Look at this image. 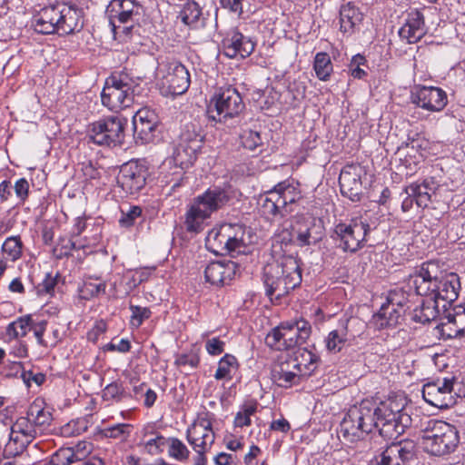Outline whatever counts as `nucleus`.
<instances>
[{
  "label": "nucleus",
  "mask_w": 465,
  "mask_h": 465,
  "mask_svg": "<svg viewBox=\"0 0 465 465\" xmlns=\"http://www.w3.org/2000/svg\"><path fill=\"white\" fill-rule=\"evenodd\" d=\"M35 31L43 34L70 35L84 26L83 10L74 5L56 2L44 6L32 19Z\"/></svg>",
  "instance_id": "1"
},
{
  "label": "nucleus",
  "mask_w": 465,
  "mask_h": 465,
  "mask_svg": "<svg viewBox=\"0 0 465 465\" xmlns=\"http://www.w3.org/2000/svg\"><path fill=\"white\" fill-rule=\"evenodd\" d=\"M407 399L403 395L392 394L371 408L375 429L382 437L396 439L411 425V418L405 411Z\"/></svg>",
  "instance_id": "2"
},
{
  "label": "nucleus",
  "mask_w": 465,
  "mask_h": 465,
  "mask_svg": "<svg viewBox=\"0 0 465 465\" xmlns=\"http://www.w3.org/2000/svg\"><path fill=\"white\" fill-rule=\"evenodd\" d=\"M229 193L222 188H209L194 197L187 206L184 226L188 232L198 233L210 225L213 213L223 209L230 201Z\"/></svg>",
  "instance_id": "3"
},
{
  "label": "nucleus",
  "mask_w": 465,
  "mask_h": 465,
  "mask_svg": "<svg viewBox=\"0 0 465 465\" xmlns=\"http://www.w3.org/2000/svg\"><path fill=\"white\" fill-rule=\"evenodd\" d=\"M266 295L272 301L285 296L302 282V272L298 260L284 256L267 264L263 269Z\"/></svg>",
  "instance_id": "4"
},
{
  "label": "nucleus",
  "mask_w": 465,
  "mask_h": 465,
  "mask_svg": "<svg viewBox=\"0 0 465 465\" xmlns=\"http://www.w3.org/2000/svg\"><path fill=\"white\" fill-rule=\"evenodd\" d=\"M420 444L425 452L443 456L452 452L460 441L456 428L443 420L427 419L420 424Z\"/></svg>",
  "instance_id": "5"
},
{
  "label": "nucleus",
  "mask_w": 465,
  "mask_h": 465,
  "mask_svg": "<svg viewBox=\"0 0 465 465\" xmlns=\"http://www.w3.org/2000/svg\"><path fill=\"white\" fill-rule=\"evenodd\" d=\"M249 243L246 228L238 223H224L214 227L205 239L207 249L218 255L242 252Z\"/></svg>",
  "instance_id": "6"
},
{
  "label": "nucleus",
  "mask_w": 465,
  "mask_h": 465,
  "mask_svg": "<svg viewBox=\"0 0 465 465\" xmlns=\"http://www.w3.org/2000/svg\"><path fill=\"white\" fill-rule=\"evenodd\" d=\"M240 93L232 86L220 87L210 99L207 115L210 121L226 124L244 110Z\"/></svg>",
  "instance_id": "7"
},
{
  "label": "nucleus",
  "mask_w": 465,
  "mask_h": 465,
  "mask_svg": "<svg viewBox=\"0 0 465 465\" xmlns=\"http://www.w3.org/2000/svg\"><path fill=\"white\" fill-rule=\"evenodd\" d=\"M311 324L303 320L284 322L269 332L265 338L268 346L276 350H289L305 343L311 335Z\"/></svg>",
  "instance_id": "8"
},
{
  "label": "nucleus",
  "mask_w": 465,
  "mask_h": 465,
  "mask_svg": "<svg viewBox=\"0 0 465 465\" xmlns=\"http://www.w3.org/2000/svg\"><path fill=\"white\" fill-rule=\"evenodd\" d=\"M102 103L111 111L130 107L134 102V86L127 74H113L106 79Z\"/></svg>",
  "instance_id": "9"
},
{
  "label": "nucleus",
  "mask_w": 465,
  "mask_h": 465,
  "mask_svg": "<svg viewBox=\"0 0 465 465\" xmlns=\"http://www.w3.org/2000/svg\"><path fill=\"white\" fill-rule=\"evenodd\" d=\"M203 145V135L193 124L185 125L180 134L179 142L169 160L170 164L184 171L194 163Z\"/></svg>",
  "instance_id": "10"
},
{
  "label": "nucleus",
  "mask_w": 465,
  "mask_h": 465,
  "mask_svg": "<svg viewBox=\"0 0 465 465\" xmlns=\"http://www.w3.org/2000/svg\"><path fill=\"white\" fill-rule=\"evenodd\" d=\"M371 408L368 402H361L359 407L349 410L341 423V433L349 441L363 439L375 429L371 418Z\"/></svg>",
  "instance_id": "11"
},
{
  "label": "nucleus",
  "mask_w": 465,
  "mask_h": 465,
  "mask_svg": "<svg viewBox=\"0 0 465 465\" xmlns=\"http://www.w3.org/2000/svg\"><path fill=\"white\" fill-rule=\"evenodd\" d=\"M87 135L98 145L116 146L124 139V122L118 116H108L89 124Z\"/></svg>",
  "instance_id": "12"
},
{
  "label": "nucleus",
  "mask_w": 465,
  "mask_h": 465,
  "mask_svg": "<svg viewBox=\"0 0 465 465\" xmlns=\"http://www.w3.org/2000/svg\"><path fill=\"white\" fill-rule=\"evenodd\" d=\"M443 276L444 271L439 262L430 261L424 262L419 272L410 278L409 287L413 288L417 295L436 300V292H439Z\"/></svg>",
  "instance_id": "13"
},
{
  "label": "nucleus",
  "mask_w": 465,
  "mask_h": 465,
  "mask_svg": "<svg viewBox=\"0 0 465 465\" xmlns=\"http://www.w3.org/2000/svg\"><path fill=\"white\" fill-rule=\"evenodd\" d=\"M213 415L204 411L186 430V440L194 451H209L215 440Z\"/></svg>",
  "instance_id": "14"
},
{
  "label": "nucleus",
  "mask_w": 465,
  "mask_h": 465,
  "mask_svg": "<svg viewBox=\"0 0 465 465\" xmlns=\"http://www.w3.org/2000/svg\"><path fill=\"white\" fill-rule=\"evenodd\" d=\"M369 231V223L361 220H352L350 224L340 223L335 228L343 250L351 252L363 247Z\"/></svg>",
  "instance_id": "15"
},
{
  "label": "nucleus",
  "mask_w": 465,
  "mask_h": 465,
  "mask_svg": "<svg viewBox=\"0 0 465 465\" xmlns=\"http://www.w3.org/2000/svg\"><path fill=\"white\" fill-rule=\"evenodd\" d=\"M453 382L450 379H437L423 385L422 397L431 406L447 409L454 404L451 395Z\"/></svg>",
  "instance_id": "16"
},
{
  "label": "nucleus",
  "mask_w": 465,
  "mask_h": 465,
  "mask_svg": "<svg viewBox=\"0 0 465 465\" xmlns=\"http://www.w3.org/2000/svg\"><path fill=\"white\" fill-rule=\"evenodd\" d=\"M146 174V169L143 165L137 162H129L121 167L117 183L126 194L134 195L144 187Z\"/></svg>",
  "instance_id": "17"
},
{
  "label": "nucleus",
  "mask_w": 465,
  "mask_h": 465,
  "mask_svg": "<svg viewBox=\"0 0 465 465\" xmlns=\"http://www.w3.org/2000/svg\"><path fill=\"white\" fill-rule=\"evenodd\" d=\"M159 118L154 110L143 107L138 110L133 117L134 136L142 143L153 141Z\"/></svg>",
  "instance_id": "18"
},
{
  "label": "nucleus",
  "mask_w": 465,
  "mask_h": 465,
  "mask_svg": "<svg viewBox=\"0 0 465 465\" xmlns=\"http://www.w3.org/2000/svg\"><path fill=\"white\" fill-rule=\"evenodd\" d=\"M302 377L298 358L288 357L280 360L272 369V380L279 387L287 389L297 385L300 383Z\"/></svg>",
  "instance_id": "19"
},
{
  "label": "nucleus",
  "mask_w": 465,
  "mask_h": 465,
  "mask_svg": "<svg viewBox=\"0 0 465 465\" xmlns=\"http://www.w3.org/2000/svg\"><path fill=\"white\" fill-rule=\"evenodd\" d=\"M163 85L172 95L184 94L190 86V74L183 64L173 61L165 65V74L163 76Z\"/></svg>",
  "instance_id": "20"
},
{
  "label": "nucleus",
  "mask_w": 465,
  "mask_h": 465,
  "mask_svg": "<svg viewBox=\"0 0 465 465\" xmlns=\"http://www.w3.org/2000/svg\"><path fill=\"white\" fill-rule=\"evenodd\" d=\"M223 54L229 58H245L254 51L255 43L237 29H232L223 40Z\"/></svg>",
  "instance_id": "21"
},
{
  "label": "nucleus",
  "mask_w": 465,
  "mask_h": 465,
  "mask_svg": "<svg viewBox=\"0 0 465 465\" xmlns=\"http://www.w3.org/2000/svg\"><path fill=\"white\" fill-rule=\"evenodd\" d=\"M412 102L417 106L430 112H440L447 104L446 93L434 86H422L417 89L412 95Z\"/></svg>",
  "instance_id": "22"
},
{
  "label": "nucleus",
  "mask_w": 465,
  "mask_h": 465,
  "mask_svg": "<svg viewBox=\"0 0 465 465\" xmlns=\"http://www.w3.org/2000/svg\"><path fill=\"white\" fill-rule=\"evenodd\" d=\"M237 268V263L232 261L212 262L205 268L204 277L213 286H223L233 279Z\"/></svg>",
  "instance_id": "23"
},
{
  "label": "nucleus",
  "mask_w": 465,
  "mask_h": 465,
  "mask_svg": "<svg viewBox=\"0 0 465 465\" xmlns=\"http://www.w3.org/2000/svg\"><path fill=\"white\" fill-rule=\"evenodd\" d=\"M339 184L342 195L351 201H359L361 194V180L360 170L355 165L345 166L339 176Z\"/></svg>",
  "instance_id": "24"
},
{
  "label": "nucleus",
  "mask_w": 465,
  "mask_h": 465,
  "mask_svg": "<svg viewBox=\"0 0 465 465\" xmlns=\"http://www.w3.org/2000/svg\"><path fill=\"white\" fill-rule=\"evenodd\" d=\"M426 34L423 15L418 10L408 14L405 23L399 30V35L408 44L419 42Z\"/></svg>",
  "instance_id": "25"
},
{
  "label": "nucleus",
  "mask_w": 465,
  "mask_h": 465,
  "mask_svg": "<svg viewBox=\"0 0 465 465\" xmlns=\"http://www.w3.org/2000/svg\"><path fill=\"white\" fill-rule=\"evenodd\" d=\"M37 429L29 417H20L11 427L10 442L17 444V449L24 450L36 437Z\"/></svg>",
  "instance_id": "26"
},
{
  "label": "nucleus",
  "mask_w": 465,
  "mask_h": 465,
  "mask_svg": "<svg viewBox=\"0 0 465 465\" xmlns=\"http://www.w3.org/2000/svg\"><path fill=\"white\" fill-rule=\"evenodd\" d=\"M438 187L435 178L427 177L421 183L417 182L406 186L404 192L408 195H414L415 203L419 207L426 208Z\"/></svg>",
  "instance_id": "27"
},
{
  "label": "nucleus",
  "mask_w": 465,
  "mask_h": 465,
  "mask_svg": "<svg viewBox=\"0 0 465 465\" xmlns=\"http://www.w3.org/2000/svg\"><path fill=\"white\" fill-rule=\"evenodd\" d=\"M141 440L139 446L151 455L157 456L163 452L167 445L168 439L155 430L152 425H147L141 431Z\"/></svg>",
  "instance_id": "28"
},
{
  "label": "nucleus",
  "mask_w": 465,
  "mask_h": 465,
  "mask_svg": "<svg viewBox=\"0 0 465 465\" xmlns=\"http://www.w3.org/2000/svg\"><path fill=\"white\" fill-rule=\"evenodd\" d=\"M454 313H449L447 322L441 323L436 327L439 334L443 339H450L461 335L464 331L462 323V313L465 308L458 306L453 309Z\"/></svg>",
  "instance_id": "29"
},
{
  "label": "nucleus",
  "mask_w": 465,
  "mask_h": 465,
  "mask_svg": "<svg viewBox=\"0 0 465 465\" xmlns=\"http://www.w3.org/2000/svg\"><path fill=\"white\" fill-rule=\"evenodd\" d=\"M298 183L293 180H285L276 184L272 190L279 196L280 206L286 213L290 212L288 206L294 203L301 198V192Z\"/></svg>",
  "instance_id": "30"
},
{
  "label": "nucleus",
  "mask_w": 465,
  "mask_h": 465,
  "mask_svg": "<svg viewBox=\"0 0 465 465\" xmlns=\"http://www.w3.org/2000/svg\"><path fill=\"white\" fill-rule=\"evenodd\" d=\"M460 290V282L456 273L447 274L444 272V276L440 279V285L439 292H436V302L440 299L442 301L452 303L459 296Z\"/></svg>",
  "instance_id": "31"
},
{
  "label": "nucleus",
  "mask_w": 465,
  "mask_h": 465,
  "mask_svg": "<svg viewBox=\"0 0 465 465\" xmlns=\"http://www.w3.org/2000/svg\"><path fill=\"white\" fill-rule=\"evenodd\" d=\"M279 196L272 190L266 192L260 197L259 211L266 219H273L277 216H284L285 212L280 206Z\"/></svg>",
  "instance_id": "32"
},
{
  "label": "nucleus",
  "mask_w": 465,
  "mask_h": 465,
  "mask_svg": "<svg viewBox=\"0 0 465 465\" xmlns=\"http://www.w3.org/2000/svg\"><path fill=\"white\" fill-rule=\"evenodd\" d=\"M107 284L105 281L96 276H85L78 289L79 296L84 300H92L105 293Z\"/></svg>",
  "instance_id": "33"
},
{
  "label": "nucleus",
  "mask_w": 465,
  "mask_h": 465,
  "mask_svg": "<svg viewBox=\"0 0 465 465\" xmlns=\"http://www.w3.org/2000/svg\"><path fill=\"white\" fill-rule=\"evenodd\" d=\"M401 315V310L388 303H384L380 311L373 315L372 323L375 328L379 330L392 327L398 323Z\"/></svg>",
  "instance_id": "34"
},
{
  "label": "nucleus",
  "mask_w": 465,
  "mask_h": 465,
  "mask_svg": "<svg viewBox=\"0 0 465 465\" xmlns=\"http://www.w3.org/2000/svg\"><path fill=\"white\" fill-rule=\"evenodd\" d=\"M362 20V14L352 3H347L341 7L340 23L343 33H351L354 27Z\"/></svg>",
  "instance_id": "35"
},
{
  "label": "nucleus",
  "mask_w": 465,
  "mask_h": 465,
  "mask_svg": "<svg viewBox=\"0 0 465 465\" xmlns=\"http://www.w3.org/2000/svg\"><path fill=\"white\" fill-rule=\"evenodd\" d=\"M440 310L434 299H422L420 306L412 312V320L422 324L430 322L438 318Z\"/></svg>",
  "instance_id": "36"
},
{
  "label": "nucleus",
  "mask_w": 465,
  "mask_h": 465,
  "mask_svg": "<svg viewBox=\"0 0 465 465\" xmlns=\"http://www.w3.org/2000/svg\"><path fill=\"white\" fill-rule=\"evenodd\" d=\"M27 416L37 428L50 425L52 421V413L45 408L43 400L36 399L29 406Z\"/></svg>",
  "instance_id": "37"
},
{
  "label": "nucleus",
  "mask_w": 465,
  "mask_h": 465,
  "mask_svg": "<svg viewBox=\"0 0 465 465\" xmlns=\"http://www.w3.org/2000/svg\"><path fill=\"white\" fill-rule=\"evenodd\" d=\"M239 363L235 356L226 353L218 362V367L214 374V378L218 381L232 379L237 371Z\"/></svg>",
  "instance_id": "38"
},
{
  "label": "nucleus",
  "mask_w": 465,
  "mask_h": 465,
  "mask_svg": "<svg viewBox=\"0 0 465 465\" xmlns=\"http://www.w3.org/2000/svg\"><path fill=\"white\" fill-rule=\"evenodd\" d=\"M313 70L317 78L321 81H328L333 73V64L330 55L325 52H319L315 54Z\"/></svg>",
  "instance_id": "39"
},
{
  "label": "nucleus",
  "mask_w": 465,
  "mask_h": 465,
  "mask_svg": "<svg viewBox=\"0 0 465 465\" xmlns=\"http://www.w3.org/2000/svg\"><path fill=\"white\" fill-rule=\"evenodd\" d=\"M24 243L19 235L7 237L2 244V253L5 260L16 262L23 255Z\"/></svg>",
  "instance_id": "40"
},
{
  "label": "nucleus",
  "mask_w": 465,
  "mask_h": 465,
  "mask_svg": "<svg viewBox=\"0 0 465 465\" xmlns=\"http://www.w3.org/2000/svg\"><path fill=\"white\" fill-rule=\"evenodd\" d=\"M348 341L347 327L342 326L329 332L325 339L326 349L331 352H339L342 350Z\"/></svg>",
  "instance_id": "41"
},
{
  "label": "nucleus",
  "mask_w": 465,
  "mask_h": 465,
  "mask_svg": "<svg viewBox=\"0 0 465 465\" xmlns=\"http://www.w3.org/2000/svg\"><path fill=\"white\" fill-rule=\"evenodd\" d=\"M201 17L202 10L195 2L186 3L179 15L181 21L192 28H197L199 26Z\"/></svg>",
  "instance_id": "42"
},
{
  "label": "nucleus",
  "mask_w": 465,
  "mask_h": 465,
  "mask_svg": "<svg viewBox=\"0 0 465 465\" xmlns=\"http://www.w3.org/2000/svg\"><path fill=\"white\" fill-rule=\"evenodd\" d=\"M138 5L133 0H122L119 3V9L116 15L112 16L110 22L118 24H129L133 21L134 15H138Z\"/></svg>",
  "instance_id": "43"
},
{
  "label": "nucleus",
  "mask_w": 465,
  "mask_h": 465,
  "mask_svg": "<svg viewBox=\"0 0 465 465\" xmlns=\"http://www.w3.org/2000/svg\"><path fill=\"white\" fill-rule=\"evenodd\" d=\"M32 318L24 316L9 323L6 327V336L9 340H16L25 337L30 331Z\"/></svg>",
  "instance_id": "44"
},
{
  "label": "nucleus",
  "mask_w": 465,
  "mask_h": 465,
  "mask_svg": "<svg viewBox=\"0 0 465 465\" xmlns=\"http://www.w3.org/2000/svg\"><path fill=\"white\" fill-rule=\"evenodd\" d=\"M292 358H298L299 369L302 371V375H309L315 368V363L318 360L317 356L306 349H299L294 356Z\"/></svg>",
  "instance_id": "45"
},
{
  "label": "nucleus",
  "mask_w": 465,
  "mask_h": 465,
  "mask_svg": "<svg viewBox=\"0 0 465 465\" xmlns=\"http://www.w3.org/2000/svg\"><path fill=\"white\" fill-rule=\"evenodd\" d=\"M258 403L255 401H247L241 406L234 418L235 427H245L252 424L251 417L257 411Z\"/></svg>",
  "instance_id": "46"
},
{
  "label": "nucleus",
  "mask_w": 465,
  "mask_h": 465,
  "mask_svg": "<svg viewBox=\"0 0 465 465\" xmlns=\"http://www.w3.org/2000/svg\"><path fill=\"white\" fill-rule=\"evenodd\" d=\"M167 440L169 445L168 455L175 460L187 461L191 453L187 446L178 438L173 437Z\"/></svg>",
  "instance_id": "47"
},
{
  "label": "nucleus",
  "mask_w": 465,
  "mask_h": 465,
  "mask_svg": "<svg viewBox=\"0 0 465 465\" xmlns=\"http://www.w3.org/2000/svg\"><path fill=\"white\" fill-rule=\"evenodd\" d=\"M102 397L105 401L120 402L126 397V394L121 383L112 382L103 390Z\"/></svg>",
  "instance_id": "48"
},
{
  "label": "nucleus",
  "mask_w": 465,
  "mask_h": 465,
  "mask_svg": "<svg viewBox=\"0 0 465 465\" xmlns=\"http://www.w3.org/2000/svg\"><path fill=\"white\" fill-rule=\"evenodd\" d=\"M409 294L401 288H395L389 292L387 297V302L390 305H392L394 308H398L402 312L404 311V307L407 306L409 302Z\"/></svg>",
  "instance_id": "49"
},
{
  "label": "nucleus",
  "mask_w": 465,
  "mask_h": 465,
  "mask_svg": "<svg viewBox=\"0 0 465 465\" xmlns=\"http://www.w3.org/2000/svg\"><path fill=\"white\" fill-rule=\"evenodd\" d=\"M240 140L242 146L250 151H254L256 148L262 145L260 133L250 129L243 130L240 135Z\"/></svg>",
  "instance_id": "50"
},
{
  "label": "nucleus",
  "mask_w": 465,
  "mask_h": 465,
  "mask_svg": "<svg viewBox=\"0 0 465 465\" xmlns=\"http://www.w3.org/2000/svg\"><path fill=\"white\" fill-rule=\"evenodd\" d=\"M133 426L127 423H119L104 430V435L107 438L125 440L132 430Z\"/></svg>",
  "instance_id": "51"
},
{
  "label": "nucleus",
  "mask_w": 465,
  "mask_h": 465,
  "mask_svg": "<svg viewBox=\"0 0 465 465\" xmlns=\"http://www.w3.org/2000/svg\"><path fill=\"white\" fill-rule=\"evenodd\" d=\"M367 60L366 58L358 54L352 56L351 63L349 64V72L353 78L362 79L367 75V72L361 68V66H366Z\"/></svg>",
  "instance_id": "52"
},
{
  "label": "nucleus",
  "mask_w": 465,
  "mask_h": 465,
  "mask_svg": "<svg viewBox=\"0 0 465 465\" xmlns=\"http://www.w3.org/2000/svg\"><path fill=\"white\" fill-rule=\"evenodd\" d=\"M74 451L70 447L61 448L56 450L51 457L50 463L52 465H70L74 463Z\"/></svg>",
  "instance_id": "53"
},
{
  "label": "nucleus",
  "mask_w": 465,
  "mask_h": 465,
  "mask_svg": "<svg viewBox=\"0 0 465 465\" xmlns=\"http://www.w3.org/2000/svg\"><path fill=\"white\" fill-rule=\"evenodd\" d=\"M119 220L121 226L128 228L134 224L135 220L141 216L142 209L139 206H130L127 211L122 209Z\"/></svg>",
  "instance_id": "54"
},
{
  "label": "nucleus",
  "mask_w": 465,
  "mask_h": 465,
  "mask_svg": "<svg viewBox=\"0 0 465 465\" xmlns=\"http://www.w3.org/2000/svg\"><path fill=\"white\" fill-rule=\"evenodd\" d=\"M130 311L132 312L131 324L136 328L151 316V311L146 307L130 305Z\"/></svg>",
  "instance_id": "55"
},
{
  "label": "nucleus",
  "mask_w": 465,
  "mask_h": 465,
  "mask_svg": "<svg viewBox=\"0 0 465 465\" xmlns=\"http://www.w3.org/2000/svg\"><path fill=\"white\" fill-rule=\"evenodd\" d=\"M70 449L74 451V459L76 462L86 459L92 453L94 448L92 442L83 440L70 447Z\"/></svg>",
  "instance_id": "56"
},
{
  "label": "nucleus",
  "mask_w": 465,
  "mask_h": 465,
  "mask_svg": "<svg viewBox=\"0 0 465 465\" xmlns=\"http://www.w3.org/2000/svg\"><path fill=\"white\" fill-rule=\"evenodd\" d=\"M381 458L382 462H387L389 465H401L398 441L389 445L381 453Z\"/></svg>",
  "instance_id": "57"
},
{
  "label": "nucleus",
  "mask_w": 465,
  "mask_h": 465,
  "mask_svg": "<svg viewBox=\"0 0 465 465\" xmlns=\"http://www.w3.org/2000/svg\"><path fill=\"white\" fill-rule=\"evenodd\" d=\"M398 445L400 463H404L412 459L415 454V444L412 440H400Z\"/></svg>",
  "instance_id": "58"
},
{
  "label": "nucleus",
  "mask_w": 465,
  "mask_h": 465,
  "mask_svg": "<svg viewBox=\"0 0 465 465\" xmlns=\"http://www.w3.org/2000/svg\"><path fill=\"white\" fill-rule=\"evenodd\" d=\"M59 275L56 273H47L43 282L38 286V292L40 294H50L53 295L54 289L58 283Z\"/></svg>",
  "instance_id": "59"
},
{
  "label": "nucleus",
  "mask_w": 465,
  "mask_h": 465,
  "mask_svg": "<svg viewBox=\"0 0 465 465\" xmlns=\"http://www.w3.org/2000/svg\"><path fill=\"white\" fill-rule=\"evenodd\" d=\"M174 363L178 367L190 366L192 368H196L200 363V357L195 352L183 353L176 357Z\"/></svg>",
  "instance_id": "60"
},
{
  "label": "nucleus",
  "mask_w": 465,
  "mask_h": 465,
  "mask_svg": "<svg viewBox=\"0 0 465 465\" xmlns=\"http://www.w3.org/2000/svg\"><path fill=\"white\" fill-rule=\"evenodd\" d=\"M47 322L45 321H41L38 322H31L30 330L34 331V335L37 340L39 345L44 347L49 346V341L44 339V333L46 330Z\"/></svg>",
  "instance_id": "61"
},
{
  "label": "nucleus",
  "mask_w": 465,
  "mask_h": 465,
  "mask_svg": "<svg viewBox=\"0 0 465 465\" xmlns=\"http://www.w3.org/2000/svg\"><path fill=\"white\" fill-rule=\"evenodd\" d=\"M29 187V183L25 178L18 179L13 186L16 197L22 203H24L28 198Z\"/></svg>",
  "instance_id": "62"
},
{
  "label": "nucleus",
  "mask_w": 465,
  "mask_h": 465,
  "mask_svg": "<svg viewBox=\"0 0 465 465\" xmlns=\"http://www.w3.org/2000/svg\"><path fill=\"white\" fill-rule=\"evenodd\" d=\"M107 330V324L104 320H99L95 322L93 328L88 331L86 334V338L89 341L93 343H96L102 334H104Z\"/></svg>",
  "instance_id": "63"
},
{
  "label": "nucleus",
  "mask_w": 465,
  "mask_h": 465,
  "mask_svg": "<svg viewBox=\"0 0 465 465\" xmlns=\"http://www.w3.org/2000/svg\"><path fill=\"white\" fill-rule=\"evenodd\" d=\"M225 342L218 337L209 339L205 342V349L212 356H217L224 351Z\"/></svg>",
  "instance_id": "64"
}]
</instances>
